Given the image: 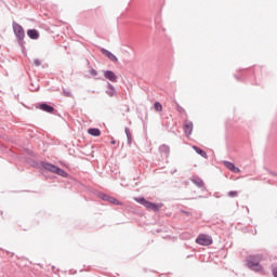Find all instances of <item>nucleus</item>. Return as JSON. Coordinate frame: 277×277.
I'll use <instances>...</instances> for the list:
<instances>
[{
  "mask_svg": "<svg viewBox=\"0 0 277 277\" xmlns=\"http://www.w3.org/2000/svg\"><path fill=\"white\" fill-rule=\"evenodd\" d=\"M261 261H263L262 254H253L247 258V267L252 269V272H263V266H261Z\"/></svg>",
  "mask_w": 277,
  "mask_h": 277,
  "instance_id": "1",
  "label": "nucleus"
},
{
  "mask_svg": "<svg viewBox=\"0 0 277 277\" xmlns=\"http://www.w3.org/2000/svg\"><path fill=\"white\" fill-rule=\"evenodd\" d=\"M40 166L43 170H47L48 172L57 174L58 176H62L63 179H68V173L66 171H64V169H62L53 163L41 161Z\"/></svg>",
  "mask_w": 277,
  "mask_h": 277,
  "instance_id": "2",
  "label": "nucleus"
},
{
  "mask_svg": "<svg viewBox=\"0 0 277 277\" xmlns=\"http://www.w3.org/2000/svg\"><path fill=\"white\" fill-rule=\"evenodd\" d=\"M134 200L135 202H138V205H142V207H145V209L154 211L155 213H157V211L163 207V203H155L146 200L144 197H135Z\"/></svg>",
  "mask_w": 277,
  "mask_h": 277,
  "instance_id": "3",
  "label": "nucleus"
},
{
  "mask_svg": "<svg viewBox=\"0 0 277 277\" xmlns=\"http://www.w3.org/2000/svg\"><path fill=\"white\" fill-rule=\"evenodd\" d=\"M13 32L18 40L19 47H25V29L21 24L13 22Z\"/></svg>",
  "mask_w": 277,
  "mask_h": 277,
  "instance_id": "4",
  "label": "nucleus"
},
{
  "mask_svg": "<svg viewBox=\"0 0 277 277\" xmlns=\"http://www.w3.org/2000/svg\"><path fill=\"white\" fill-rule=\"evenodd\" d=\"M196 243L199 246H211V243H213V239L210 236L201 234L196 238Z\"/></svg>",
  "mask_w": 277,
  "mask_h": 277,
  "instance_id": "5",
  "label": "nucleus"
},
{
  "mask_svg": "<svg viewBox=\"0 0 277 277\" xmlns=\"http://www.w3.org/2000/svg\"><path fill=\"white\" fill-rule=\"evenodd\" d=\"M103 72H104V79H107L111 83H118V76L116 75V72L109 69L104 70Z\"/></svg>",
  "mask_w": 277,
  "mask_h": 277,
  "instance_id": "6",
  "label": "nucleus"
},
{
  "mask_svg": "<svg viewBox=\"0 0 277 277\" xmlns=\"http://www.w3.org/2000/svg\"><path fill=\"white\" fill-rule=\"evenodd\" d=\"M101 53L103 55H105L106 57H108V60H110V62H114V64H118V57L116 55H114V53L108 51L107 49L102 48L101 49Z\"/></svg>",
  "mask_w": 277,
  "mask_h": 277,
  "instance_id": "7",
  "label": "nucleus"
},
{
  "mask_svg": "<svg viewBox=\"0 0 277 277\" xmlns=\"http://www.w3.org/2000/svg\"><path fill=\"white\" fill-rule=\"evenodd\" d=\"M223 164L225 166V168H227V170L234 172V174H239V172H241V169H239L238 167L235 166V163L228 160L223 161Z\"/></svg>",
  "mask_w": 277,
  "mask_h": 277,
  "instance_id": "8",
  "label": "nucleus"
},
{
  "mask_svg": "<svg viewBox=\"0 0 277 277\" xmlns=\"http://www.w3.org/2000/svg\"><path fill=\"white\" fill-rule=\"evenodd\" d=\"M194 131V122L186 120L184 121V132L186 137H189Z\"/></svg>",
  "mask_w": 277,
  "mask_h": 277,
  "instance_id": "9",
  "label": "nucleus"
},
{
  "mask_svg": "<svg viewBox=\"0 0 277 277\" xmlns=\"http://www.w3.org/2000/svg\"><path fill=\"white\" fill-rule=\"evenodd\" d=\"M39 109H41V111H45L47 114H53L55 111V108L49 105L47 102L41 103L39 105Z\"/></svg>",
  "mask_w": 277,
  "mask_h": 277,
  "instance_id": "10",
  "label": "nucleus"
},
{
  "mask_svg": "<svg viewBox=\"0 0 277 277\" xmlns=\"http://www.w3.org/2000/svg\"><path fill=\"white\" fill-rule=\"evenodd\" d=\"M105 94H107V96H109L110 98H113V96H116V87H114V84H111L110 82H107V89L105 91Z\"/></svg>",
  "mask_w": 277,
  "mask_h": 277,
  "instance_id": "11",
  "label": "nucleus"
},
{
  "mask_svg": "<svg viewBox=\"0 0 277 277\" xmlns=\"http://www.w3.org/2000/svg\"><path fill=\"white\" fill-rule=\"evenodd\" d=\"M159 153L160 155H164L166 159H168V157H170V146H168L167 144L160 145Z\"/></svg>",
  "mask_w": 277,
  "mask_h": 277,
  "instance_id": "12",
  "label": "nucleus"
},
{
  "mask_svg": "<svg viewBox=\"0 0 277 277\" xmlns=\"http://www.w3.org/2000/svg\"><path fill=\"white\" fill-rule=\"evenodd\" d=\"M27 36L30 40H38V38H40V32L37 29H28Z\"/></svg>",
  "mask_w": 277,
  "mask_h": 277,
  "instance_id": "13",
  "label": "nucleus"
},
{
  "mask_svg": "<svg viewBox=\"0 0 277 277\" xmlns=\"http://www.w3.org/2000/svg\"><path fill=\"white\" fill-rule=\"evenodd\" d=\"M193 150H195V153H197V155H200V157H202L203 159H209V155H207V151H205V149L194 145Z\"/></svg>",
  "mask_w": 277,
  "mask_h": 277,
  "instance_id": "14",
  "label": "nucleus"
},
{
  "mask_svg": "<svg viewBox=\"0 0 277 277\" xmlns=\"http://www.w3.org/2000/svg\"><path fill=\"white\" fill-rule=\"evenodd\" d=\"M192 182L194 183V185L198 186L200 189H202V187H205V181H202V179H200L198 176H194L192 179Z\"/></svg>",
  "mask_w": 277,
  "mask_h": 277,
  "instance_id": "15",
  "label": "nucleus"
},
{
  "mask_svg": "<svg viewBox=\"0 0 277 277\" xmlns=\"http://www.w3.org/2000/svg\"><path fill=\"white\" fill-rule=\"evenodd\" d=\"M89 135H92L93 137H98L101 135V130L98 128H90L88 130Z\"/></svg>",
  "mask_w": 277,
  "mask_h": 277,
  "instance_id": "16",
  "label": "nucleus"
},
{
  "mask_svg": "<svg viewBox=\"0 0 277 277\" xmlns=\"http://www.w3.org/2000/svg\"><path fill=\"white\" fill-rule=\"evenodd\" d=\"M126 131V135H127V144L128 146H131L132 142H133V136L131 135V130L129 128L124 129Z\"/></svg>",
  "mask_w": 277,
  "mask_h": 277,
  "instance_id": "17",
  "label": "nucleus"
},
{
  "mask_svg": "<svg viewBox=\"0 0 277 277\" xmlns=\"http://www.w3.org/2000/svg\"><path fill=\"white\" fill-rule=\"evenodd\" d=\"M108 202H110V205H116L117 207H122V202L111 196L108 197Z\"/></svg>",
  "mask_w": 277,
  "mask_h": 277,
  "instance_id": "18",
  "label": "nucleus"
},
{
  "mask_svg": "<svg viewBox=\"0 0 277 277\" xmlns=\"http://www.w3.org/2000/svg\"><path fill=\"white\" fill-rule=\"evenodd\" d=\"M154 109L156 111H163V106L159 102L154 103Z\"/></svg>",
  "mask_w": 277,
  "mask_h": 277,
  "instance_id": "19",
  "label": "nucleus"
},
{
  "mask_svg": "<svg viewBox=\"0 0 277 277\" xmlns=\"http://www.w3.org/2000/svg\"><path fill=\"white\" fill-rule=\"evenodd\" d=\"M109 197H110L109 195L103 194V193H101V194L98 195V198H101V200H104V202H108Z\"/></svg>",
  "mask_w": 277,
  "mask_h": 277,
  "instance_id": "20",
  "label": "nucleus"
},
{
  "mask_svg": "<svg viewBox=\"0 0 277 277\" xmlns=\"http://www.w3.org/2000/svg\"><path fill=\"white\" fill-rule=\"evenodd\" d=\"M227 195L229 196V198H237L238 193H237V190H230V192H228Z\"/></svg>",
  "mask_w": 277,
  "mask_h": 277,
  "instance_id": "21",
  "label": "nucleus"
},
{
  "mask_svg": "<svg viewBox=\"0 0 277 277\" xmlns=\"http://www.w3.org/2000/svg\"><path fill=\"white\" fill-rule=\"evenodd\" d=\"M89 72H90V75H91L92 77H96V76L98 75V71H97L96 69H94V68H91V69L89 70Z\"/></svg>",
  "mask_w": 277,
  "mask_h": 277,
  "instance_id": "22",
  "label": "nucleus"
},
{
  "mask_svg": "<svg viewBox=\"0 0 277 277\" xmlns=\"http://www.w3.org/2000/svg\"><path fill=\"white\" fill-rule=\"evenodd\" d=\"M34 65L35 66H42V62H40V60L39 58H36L35 61H34Z\"/></svg>",
  "mask_w": 277,
  "mask_h": 277,
  "instance_id": "23",
  "label": "nucleus"
},
{
  "mask_svg": "<svg viewBox=\"0 0 277 277\" xmlns=\"http://www.w3.org/2000/svg\"><path fill=\"white\" fill-rule=\"evenodd\" d=\"M63 92H64V95L67 96V97L72 96V93H70V91L64 90Z\"/></svg>",
  "mask_w": 277,
  "mask_h": 277,
  "instance_id": "24",
  "label": "nucleus"
},
{
  "mask_svg": "<svg viewBox=\"0 0 277 277\" xmlns=\"http://www.w3.org/2000/svg\"><path fill=\"white\" fill-rule=\"evenodd\" d=\"M177 111H179L180 114H183V113H185V108H183V107H181V106H177Z\"/></svg>",
  "mask_w": 277,
  "mask_h": 277,
  "instance_id": "25",
  "label": "nucleus"
},
{
  "mask_svg": "<svg viewBox=\"0 0 277 277\" xmlns=\"http://www.w3.org/2000/svg\"><path fill=\"white\" fill-rule=\"evenodd\" d=\"M273 276L277 277V266L273 269Z\"/></svg>",
  "mask_w": 277,
  "mask_h": 277,
  "instance_id": "26",
  "label": "nucleus"
},
{
  "mask_svg": "<svg viewBox=\"0 0 277 277\" xmlns=\"http://www.w3.org/2000/svg\"><path fill=\"white\" fill-rule=\"evenodd\" d=\"M184 213H185V215H190V213H189V212H187V211H184Z\"/></svg>",
  "mask_w": 277,
  "mask_h": 277,
  "instance_id": "27",
  "label": "nucleus"
},
{
  "mask_svg": "<svg viewBox=\"0 0 277 277\" xmlns=\"http://www.w3.org/2000/svg\"><path fill=\"white\" fill-rule=\"evenodd\" d=\"M110 144H116V141L113 140V141L110 142Z\"/></svg>",
  "mask_w": 277,
  "mask_h": 277,
  "instance_id": "28",
  "label": "nucleus"
},
{
  "mask_svg": "<svg viewBox=\"0 0 277 277\" xmlns=\"http://www.w3.org/2000/svg\"><path fill=\"white\" fill-rule=\"evenodd\" d=\"M272 174H273V176H277V174H276V173H274V172H273Z\"/></svg>",
  "mask_w": 277,
  "mask_h": 277,
  "instance_id": "29",
  "label": "nucleus"
},
{
  "mask_svg": "<svg viewBox=\"0 0 277 277\" xmlns=\"http://www.w3.org/2000/svg\"><path fill=\"white\" fill-rule=\"evenodd\" d=\"M37 90H40V85L37 87Z\"/></svg>",
  "mask_w": 277,
  "mask_h": 277,
  "instance_id": "30",
  "label": "nucleus"
}]
</instances>
